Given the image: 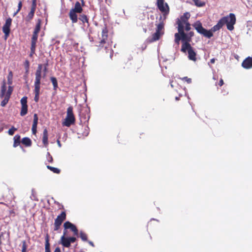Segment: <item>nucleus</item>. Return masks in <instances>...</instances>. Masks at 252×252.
<instances>
[{
	"mask_svg": "<svg viewBox=\"0 0 252 252\" xmlns=\"http://www.w3.org/2000/svg\"><path fill=\"white\" fill-rule=\"evenodd\" d=\"M236 23L235 15L233 13H230L226 16L221 18L218 23L213 26L211 30H207L204 28L202 23L199 21H197L192 24V26L196 31L204 36L210 38L213 36V32L220 30L225 24L226 25L227 29L229 31H232L234 29V25Z\"/></svg>",
	"mask_w": 252,
	"mask_h": 252,
	"instance_id": "f257e3e1",
	"label": "nucleus"
},
{
	"mask_svg": "<svg viewBox=\"0 0 252 252\" xmlns=\"http://www.w3.org/2000/svg\"><path fill=\"white\" fill-rule=\"evenodd\" d=\"M63 235L61 237L60 243L65 248H69L71 243L75 242L77 239L75 237H67V229H70L73 232L74 235L78 236L79 232L76 226L69 221L65 222L63 224Z\"/></svg>",
	"mask_w": 252,
	"mask_h": 252,
	"instance_id": "f03ea898",
	"label": "nucleus"
},
{
	"mask_svg": "<svg viewBox=\"0 0 252 252\" xmlns=\"http://www.w3.org/2000/svg\"><path fill=\"white\" fill-rule=\"evenodd\" d=\"M12 78H13V73L11 71H9L8 77H7V83L8 85H11L12 84ZM6 85L5 80H3L0 90V97L1 98L4 97V99L1 102L0 105L2 107L5 106L7 103H8L11 94L13 92V87L11 86L8 87V89L7 91L6 92Z\"/></svg>",
	"mask_w": 252,
	"mask_h": 252,
	"instance_id": "7ed1b4c3",
	"label": "nucleus"
},
{
	"mask_svg": "<svg viewBox=\"0 0 252 252\" xmlns=\"http://www.w3.org/2000/svg\"><path fill=\"white\" fill-rule=\"evenodd\" d=\"M42 65L41 64H38L35 73V80L34 83V93L35 96L34 97V100L36 102L38 101L39 98L41 80L42 78Z\"/></svg>",
	"mask_w": 252,
	"mask_h": 252,
	"instance_id": "20e7f679",
	"label": "nucleus"
},
{
	"mask_svg": "<svg viewBox=\"0 0 252 252\" xmlns=\"http://www.w3.org/2000/svg\"><path fill=\"white\" fill-rule=\"evenodd\" d=\"M178 32L175 34V42L178 46L180 44V41L182 40L183 43L186 42L189 43L190 40V37H189L184 30V26H183L180 23L179 24L178 26Z\"/></svg>",
	"mask_w": 252,
	"mask_h": 252,
	"instance_id": "39448f33",
	"label": "nucleus"
},
{
	"mask_svg": "<svg viewBox=\"0 0 252 252\" xmlns=\"http://www.w3.org/2000/svg\"><path fill=\"white\" fill-rule=\"evenodd\" d=\"M181 51L183 53H186L188 51L189 59L193 62L196 61V53L194 51L189 43L187 42L183 43Z\"/></svg>",
	"mask_w": 252,
	"mask_h": 252,
	"instance_id": "423d86ee",
	"label": "nucleus"
},
{
	"mask_svg": "<svg viewBox=\"0 0 252 252\" xmlns=\"http://www.w3.org/2000/svg\"><path fill=\"white\" fill-rule=\"evenodd\" d=\"M75 122V118L73 112V107L69 106L67 109L66 116L64 121L63 123V125L67 127L73 125Z\"/></svg>",
	"mask_w": 252,
	"mask_h": 252,
	"instance_id": "0eeeda50",
	"label": "nucleus"
},
{
	"mask_svg": "<svg viewBox=\"0 0 252 252\" xmlns=\"http://www.w3.org/2000/svg\"><path fill=\"white\" fill-rule=\"evenodd\" d=\"M108 30L106 26L105 25V26L102 29L101 37L100 41L98 42V45H97L99 49H101L104 47L105 45L107 43L108 37Z\"/></svg>",
	"mask_w": 252,
	"mask_h": 252,
	"instance_id": "6e6552de",
	"label": "nucleus"
},
{
	"mask_svg": "<svg viewBox=\"0 0 252 252\" xmlns=\"http://www.w3.org/2000/svg\"><path fill=\"white\" fill-rule=\"evenodd\" d=\"M156 4L158 8L163 13L164 19H165L166 15L169 13L170 9L168 4L165 2L164 0H157Z\"/></svg>",
	"mask_w": 252,
	"mask_h": 252,
	"instance_id": "1a4fd4ad",
	"label": "nucleus"
},
{
	"mask_svg": "<svg viewBox=\"0 0 252 252\" xmlns=\"http://www.w3.org/2000/svg\"><path fill=\"white\" fill-rule=\"evenodd\" d=\"M66 217V213L64 211L62 212L59 215L57 216V218L55 220L54 224V230L55 231H58L60 229L62 223L64 220H65Z\"/></svg>",
	"mask_w": 252,
	"mask_h": 252,
	"instance_id": "9d476101",
	"label": "nucleus"
},
{
	"mask_svg": "<svg viewBox=\"0 0 252 252\" xmlns=\"http://www.w3.org/2000/svg\"><path fill=\"white\" fill-rule=\"evenodd\" d=\"M66 217V213L64 211L62 212L59 215L57 216V218L55 220L54 224V230L55 231H58L60 229L62 223L64 220H65Z\"/></svg>",
	"mask_w": 252,
	"mask_h": 252,
	"instance_id": "9b49d317",
	"label": "nucleus"
},
{
	"mask_svg": "<svg viewBox=\"0 0 252 252\" xmlns=\"http://www.w3.org/2000/svg\"><path fill=\"white\" fill-rule=\"evenodd\" d=\"M66 217V213L64 211L62 212L59 215L57 216V218L55 220L54 224V230L55 231H58L60 229L62 223L64 220H65Z\"/></svg>",
	"mask_w": 252,
	"mask_h": 252,
	"instance_id": "f8f14e48",
	"label": "nucleus"
},
{
	"mask_svg": "<svg viewBox=\"0 0 252 252\" xmlns=\"http://www.w3.org/2000/svg\"><path fill=\"white\" fill-rule=\"evenodd\" d=\"M12 20L11 18L9 17V18H7L4 24L3 25V26L2 28V32L4 34V39H5V40L7 39V38L9 36L10 32V27L12 25Z\"/></svg>",
	"mask_w": 252,
	"mask_h": 252,
	"instance_id": "ddd939ff",
	"label": "nucleus"
},
{
	"mask_svg": "<svg viewBox=\"0 0 252 252\" xmlns=\"http://www.w3.org/2000/svg\"><path fill=\"white\" fill-rule=\"evenodd\" d=\"M190 14L189 12L185 13L183 16H182L180 18V20L178 19L177 23L178 26H179V24H181L183 26H184V23H188V20L190 17Z\"/></svg>",
	"mask_w": 252,
	"mask_h": 252,
	"instance_id": "4468645a",
	"label": "nucleus"
},
{
	"mask_svg": "<svg viewBox=\"0 0 252 252\" xmlns=\"http://www.w3.org/2000/svg\"><path fill=\"white\" fill-rule=\"evenodd\" d=\"M242 66L245 69H250L252 67V58L248 57L246 58L242 63Z\"/></svg>",
	"mask_w": 252,
	"mask_h": 252,
	"instance_id": "2eb2a0df",
	"label": "nucleus"
},
{
	"mask_svg": "<svg viewBox=\"0 0 252 252\" xmlns=\"http://www.w3.org/2000/svg\"><path fill=\"white\" fill-rule=\"evenodd\" d=\"M36 6L31 5L30 12L28 13L25 18V20L27 22H30L33 18L34 13L36 10Z\"/></svg>",
	"mask_w": 252,
	"mask_h": 252,
	"instance_id": "dca6fc26",
	"label": "nucleus"
},
{
	"mask_svg": "<svg viewBox=\"0 0 252 252\" xmlns=\"http://www.w3.org/2000/svg\"><path fill=\"white\" fill-rule=\"evenodd\" d=\"M38 118L37 114H34L33 115V121L32 126V130L33 134H35L36 133V128L38 124Z\"/></svg>",
	"mask_w": 252,
	"mask_h": 252,
	"instance_id": "f3484780",
	"label": "nucleus"
},
{
	"mask_svg": "<svg viewBox=\"0 0 252 252\" xmlns=\"http://www.w3.org/2000/svg\"><path fill=\"white\" fill-rule=\"evenodd\" d=\"M76 13V12L73 11V10H70L69 11V17L72 23H76L77 22L78 18Z\"/></svg>",
	"mask_w": 252,
	"mask_h": 252,
	"instance_id": "a211bd4d",
	"label": "nucleus"
},
{
	"mask_svg": "<svg viewBox=\"0 0 252 252\" xmlns=\"http://www.w3.org/2000/svg\"><path fill=\"white\" fill-rule=\"evenodd\" d=\"M163 34V33H159L156 32L152 34V38L149 39L150 42H153L154 41L159 40L160 37Z\"/></svg>",
	"mask_w": 252,
	"mask_h": 252,
	"instance_id": "6ab92c4d",
	"label": "nucleus"
},
{
	"mask_svg": "<svg viewBox=\"0 0 252 252\" xmlns=\"http://www.w3.org/2000/svg\"><path fill=\"white\" fill-rule=\"evenodd\" d=\"M42 142L45 147L48 145V131L46 128H45L43 132Z\"/></svg>",
	"mask_w": 252,
	"mask_h": 252,
	"instance_id": "aec40b11",
	"label": "nucleus"
},
{
	"mask_svg": "<svg viewBox=\"0 0 252 252\" xmlns=\"http://www.w3.org/2000/svg\"><path fill=\"white\" fill-rule=\"evenodd\" d=\"M45 252H51L50 244L49 243L50 236L48 233H47L45 236Z\"/></svg>",
	"mask_w": 252,
	"mask_h": 252,
	"instance_id": "412c9836",
	"label": "nucleus"
},
{
	"mask_svg": "<svg viewBox=\"0 0 252 252\" xmlns=\"http://www.w3.org/2000/svg\"><path fill=\"white\" fill-rule=\"evenodd\" d=\"M71 10H73V11L76 12L78 13H81L83 11V8L79 1L76 2L74 8H72Z\"/></svg>",
	"mask_w": 252,
	"mask_h": 252,
	"instance_id": "4be33fe9",
	"label": "nucleus"
},
{
	"mask_svg": "<svg viewBox=\"0 0 252 252\" xmlns=\"http://www.w3.org/2000/svg\"><path fill=\"white\" fill-rule=\"evenodd\" d=\"M157 28H156V32H158L159 33H164V22L163 21H161L159 24L156 25Z\"/></svg>",
	"mask_w": 252,
	"mask_h": 252,
	"instance_id": "5701e85b",
	"label": "nucleus"
},
{
	"mask_svg": "<svg viewBox=\"0 0 252 252\" xmlns=\"http://www.w3.org/2000/svg\"><path fill=\"white\" fill-rule=\"evenodd\" d=\"M20 138H21V137L18 134H17L16 135L14 138H13V139H14V143H13V147H17L18 146H19L20 144Z\"/></svg>",
	"mask_w": 252,
	"mask_h": 252,
	"instance_id": "b1692460",
	"label": "nucleus"
},
{
	"mask_svg": "<svg viewBox=\"0 0 252 252\" xmlns=\"http://www.w3.org/2000/svg\"><path fill=\"white\" fill-rule=\"evenodd\" d=\"M22 143L27 147L31 146L32 145V141L28 137H24L21 141Z\"/></svg>",
	"mask_w": 252,
	"mask_h": 252,
	"instance_id": "393cba45",
	"label": "nucleus"
},
{
	"mask_svg": "<svg viewBox=\"0 0 252 252\" xmlns=\"http://www.w3.org/2000/svg\"><path fill=\"white\" fill-rule=\"evenodd\" d=\"M50 80L53 85V89L55 91H56L58 88V81L56 77H51Z\"/></svg>",
	"mask_w": 252,
	"mask_h": 252,
	"instance_id": "a878e982",
	"label": "nucleus"
},
{
	"mask_svg": "<svg viewBox=\"0 0 252 252\" xmlns=\"http://www.w3.org/2000/svg\"><path fill=\"white\" fill-rule=\"evenodd\" d=\"M38 33H35V32L33 33V34H32V40H31V45H36V42H37V38H38Z\"/></svg>",
	"mask_w": 252,
	"mask_h": 252,
	"instance_id": "bb28decb",
	"label": "nucleus"
},
{
	"mask_svg": "<svg viewBox=\"0 0 252 252\" xmlns=\"http://www.w3.org/2000/svg\"><path fill=\"white\" fill-rule=\"evenodd\" d=\"M41 24V20L40 19H38L37 22L36 24L35 28L33 32L38 33L40 30V27Z\"/></svg>",
	"mask_w": 252,
	"mask_h": 252,
	"instance_id": "cd10ccee",
	"label": "nucleus"
},
{
	"mask_svg": "<svg viewBox=\"0 0 252 252\" xmlns=\"http://www.w3.org/2000/svg\"><path fill=\"white\" fill-rule=\"evenodd\" d=\"M28 112V105L22 106L21 110L20 112V115L24 116L27 114Z\"/></svg>",
	"mask_w": 252,
	"mask_h": 252,
	"instance_id": "c85d7f7f",
	"label": "nucleus"
},
{
	"mask_svg": "<svg viewBox=\"0 0 252 252\" xmlns=\"http://www.w3.org/2000/svg\"><path fill=\"white\" fill-rule=\"evenodd\" d=\"M79 19L81 21H82L83 23H89V19L86 15L82 14V15H80V16L79 17Z\"/></svg>",
	"mask_w": 252,
	"mask_h": 252,
	"instance_id": "c756f323",
	"label": "nucleus"
},
{
	"mask_svg": "<svg viewBox=\"0 0 252 252\" xmlns=\"http://www.w3.org/2000/svg\"><path fill=\"white\" fill-rule=\"evenodd\" d=\"M195 5L197 7H202L205 5V2L200 0H192Z\"/></svg>",
	"mask_w": 252,
	"mask_h": 252,
	"instance_id": "7c9ffc66",
	"label": "nucleus"
},
{
	"mask_svg": "<svg viewBox=\"0 0 252 252\" xmlns=\"http://www.w3.org/2000/svg\"><path fill=\"white\" fill-rule=\"evenodd\" d=\"M47 167L48 169H49V170H50L55 173L59 174L61 172L60 169L56 167H54L49 165H47Z\"/></svg>",
	"mask_w": 252,
	"mask_h": 252,
	"instance_id": "2f4dec72",
	"label": "nucleus"
},
{
	"mask_svg": "<svg viewBox=\"0 0 252 252\" xmlns=\"http://www.w3.org/2000/svg\"><path fill=\"white\" fill-rule=\"evenodd\" d=\"M80 237L82 240V241H86L87 240V235L83 231H80Z\"/></svg>",
	"mask_w": 252,
	"mask_h": 252,
	"instance_id": "473e14b6",
	"label": "nucleus"
},
{
	"mask_svg": "<svg viewBox=\"0 0 252 252\" xmlns=\"http://www.w3.org/2000/svg\"><path fill=\"white\" fill-rule=\"evenodd\" d=\"M48 72V68L46 66H43L41 70V76L42 78H44L46 77V73Z\"/></svg>",
	"mask_w": 252,
	"mask_h": 252,
	"instance_id": "72a5a7b5",
	"label": "nucleus"
},
{
	"mask_svg": "<svg viewBox=\"0 0 252 252\" xmlns=\"http://www.w3.org/2000/svg\"><path fill=\"white\" fill-rule=\"evenodd\" d=\"M36 49V45H32L31 46V53L30 54V57H32L33 55L35 54Z\"/></svg>",
	"mask_w": 252,
	"mask_h": 252,
	"instance_id": "f704fd0d",
	"label": "nucleus"
},
{
	"mask_svg": "<svg viewBox=\"0 0 252 252\" xmlns=\"http://www.w3.org/2000/svg\"><path fill=\"white\" fill-rule=\"evenodd\" d=\"M36 49V45H32L31 46V53L30 54V57H32L33 55L35 54Z\"/></svg>",
	"mask_w": 252,
	"mask_h": 252,
	"instance_id": "c9c22d12",
	"label": "nucleus"
},
{
	"mask_svg": "<svg viewBox=\"0 0 252 252\" xmlns=\"http://www.w3.org/2000/svg\"><path fill=\"white\" fill-rule=\"evenodd\" d=\"M25 69H26V73H28L30 68V63L29 61L26 60L24 63Z\"/></svg>",
	"mask_w": 252,
	"mask_h": 252,
	"instance_id": "e433bc0d",
	"label": "nucleus"
},
{
	"mask_svg": "<svg viewBox=\"0 0 252 252\" xmlns=\"http://www.w3.org/2000/svg\"><path fill=\"white\" fill-rule=\"evenodd\" d=\"M21 103L22 106L24 105H27V96H24L23 97L21 100Z\"/></svg>",
	"mask_w": 252,
	"mask_h": 252,
	"instance_id": "4c0bfd02",
	"label": "nucleus"
},
{
	"mask_svg": "<svg viewBox=\"0 0 252 252\" xmlns=\"http://www.w3.org/2000/svg\"><path fill=\"white\" fill-rule=\"evenodd\" d=\"M17 130V129L16 128H15V127H14L13 126H12L9 130H8V133L9 134V135H13L14 133V132L15 131H16Z\"/></svg>",
	"mask_w": 252,
	"mask_h": 252,
	"instance_id": "58836bf2",
	"label": "nucleus"
},
{
	"mask_svg": "<svg viewBox=\"0 0 252 252\" xmlns=\"http://www.w3.org/2000/svg\"><path fill=\"white\" fill-rule=\"evenodd\" d=\"M22 246L21 251L27 252V245L26 241L25 240L23 241L22 242Z\"/></svg>",
	"mask_w": 252,
	"mask_h": 252,
	"instance_id": "ea45409f",
	"label": "nucleus"
},
{
	"mask_svg": "<svg viewBox=\"0 0 252 252\" xmlns=\"http://www.w3.org/2000/svg\"><path fill=\"white\" fill-rule=\"evenodd\" d=\"M22 7V1H20L18 3V9L16 11V12H15L14 16L16 15L21 10Z\"/></svg>",
	"mask_w": 252,
	"mask_h": 252,
	"instance_id": "a19ab883",
	"label": "nucleus"
},
{
	"mask_svg": "<svg viewBox=\"0 0 252 252\" xmlns=\"http://www.w3.org/2000/svg\"><path fill=\"white\" fill-rule=\"evenodd\" d=\"M181 79L183 81H186L188 84H190L191 83V79L188 78V77H184L181 78Z\"/></svg>",
	"mask_w": 252,
	"mask_h": 252,
	"instance_id": "79ce46f5",
	"label": "nucleus"
},
{
	"mask_svg": "<svg viewBox=\"0 0 252 252\" xmlns=\"http://www.w3.org/2000/svg\"><path fill=\"white\" fill-rule=\"evenodd\" d=\"M47 159L49 162H52L53 161V158L49 152L47 153Z\"/></svg>",
	"mask_w": 252,
	"mask_h": 252,
	"instance_id": "37998d69",
	"label": "nucleus"
},
{
	"mask_svg": "<svg viewBox=\"0 0 252 252\" xmlns=\"http://www.w3.org/2000/svg\"><path fill=\"white\" fill-rule=\"evenodd\" d=\"M184 25H186L185 30L186 31H189L190 30V25L189 23V22L186 23H184Z\"/></svg>",
	"mask_w": 252,
	"mask_h": 252,
	"instance_id": "c03bdc74",
	"label": "nucleus"
},
{
	"mask_svg": "<svg viewBox=\"0 0 252 252\" xmlns=\"http://www.w3.org/2000/svg\"><path fill=\"white\" fill-rule=\"evenodd\" d=\"M193 35H194V32H190L189 33L188 36H189V37H190V40L191 39V37L193 36Z\"/></svg>",
	"mask_w": 252,
	"mask_h": 252,
	"instance_id": "a18cd8bd",
	"label": "nucleus"
},
{
	"mask_svg": "<svg viewBox=\"0 0 252 252\" xmlns=\"http://www.w3.org/2000/svg\"><path fill=\"white\" fill-rule=\"evenodd\" d=\"M223 84H224V83H223V79L221 78L219 81L218 85L220 86H222L223 85Z\"/></svg>",
	"mask_w": 252,
	"mask_h": 252,
	"instance_id": "49530a36",
	"label": "nucleus"
},
{
	"mask_svg": "<svg viewBox=\"0 0 252 252\" xmlns=\"http://www.w3.org/2000/svg\"><path fill=\"white\" fill-rule=\"evenodd\" d=\"M54 252H61L60 248L59 247H57L54 250Z\"/></svg>",
	"mask_w": 252,
	"mask_h": 252,
	"instance_id": "de8ad7c7",
	"label": "nucleus"
},
{
	"mask_svg": "<svg viewBox=\"0 0 252 252\" xmlns=\"http://www.w3.org/2000/svg\"><path fill=\"white\" fill-rule=\"evenodd\" d=\"M32 5L36 6V0H32Z\"/></svg>",
	"mask_w": 252,
	"mask_h": 252,
	"instance_id": "09e8293b",
	"label": "nucleus"
},
{
	"mask_svg": "<svg viewBox=\"0 0 252 252\" xmlns=\"http://www.w3.org/2000/svg\"><path fill=\"white\" fill-rule=\"evenodd\" d=\"M41 64L42 65V67H43V66H46V67L48 68V61H47V62H46V63H45V64Z\"/></svg>",
	"mask_w": 252,
	"mask_h": 252,
	"instance_id": "8fccbe9b",
	"label": "nucleus"
},
{
	"mask_svg": "<svg viewBox=\"0 0 252 252\" xmlns=\"http://www.w3.org/2000/svg\"><path fill=\"white\" fill-rule=\"evenodd\" d=\"M216 59L215 58H213L211 59L210 63L212 64L214 63L215 62Z\"/></svg>",
	"mask_w": 252,
	"mask_h": 252,
	"instance_id": "3c124183",
	"label": "nucleus"
},
{
	"mask_svg": "<svg viewBox=\"0 0 252 252\" xmlns=\"http://www.w3.org/2000/svg\"><path fill=\"white\" fill-rule=\"evenodd\" d=\"M88 243L91 246H92V247H94V244L93 242L89 241Z\"/></svg>",
	"mask_w": 252,
	"mask_h": 252,
	"instance_id": "603ef678",
	"label": "nucleus"
},
{
	"mask_svg": "<svg viewBox=\"0 0 252 252\" xmlns=\"http://www.w3.org/2000/svg\"><path fill=\"white\" fill-rule=\"evenodd\" d=\"M57 143H58V144L59 146L60 147H61V143H60V141L59 140H58V141H57Z\"/></svg>",
	"mask_w": 252,
	"mask_h": 252,
	"instance_id": "864d4df0",
	"label": "nucleus"
},
{
	"mask_svg": "<svg viewBox=\"0 0 252 252\" xmlns=\"http://www.w3.org/2000/svg\"><path fill=\"white\" fill-rule=\"evenodd\" d=\"M10 214H14L15 213H14V211H13V210H12V211H11L10 212Z\"/></svg>",
	"mask_w": 252,
	"mask_h": 252,
	"instance_id": "5fc2aeb1",
	"label": "nucleus"
},
{
	"mask_svg": "<svg viewBox=\"0 0 252 252\" xmlns=\"http://www.w3.org/2000/svg\"><path fill=\"white\" fill-rule=\"evenodd\" d=\"M82 5L83 6L84 4V1L83 0H82Z\"/></svg>",
	"mask_w": 252,
	"mask_h": 252,
	"instance_id": "6e6d98bb",
	"label": "nucleus"
},
{
	"mask_svg": "<svg viewBox=\"0 0 252 252\" xmlns=\"http://www.w3.org/2000/svg\"><path fill=\"white\" fill-rule=\"evenodd\" d=\"M0 204H3V205H6L3 202H0Z\"/></svg>",
	"mask_w": 252,
	"mask_h": 252,
	"instance_id": "4d7b16f0",
	"label": "nucleus"
},
{
	"mask_svg": "<svg viewBox=\"0 0 252 252\" xmlns=\"http://www.w3.org/2000/svg\"><path fill=\"white\" fill-rule=\"evenodd\" d=\"M176 100H179V97H176Z\"/></svg>",
	"mask_w": 252,
	"mask_h": 252,
	"instance_id": "13d9d810",
	"label": "nucleus"
},
{
	"mask_svg": "<svg viewBox=\"0 0 252 252\" xmlns=\"http://www.w3.org/2000/svg\"><path fill=\"white\" fill-rule=\"evenodd\" d=\"M161 19H162V16H160V20H161Z\"/></svg>",
	"mask_w": 252,
	"mask_h": 252,
	"instance_id": "bf43d9fd",
	"label": "nucleus"
},
{
	"mask_svg": "<svg viewBox=\"0 0 252 252\" xmlns=\"http://www.w3.org/2000/svg\"><path fill=\"white\" fill-rule=\"evenodd\" d=\"M21 252H27L21 251Z\"/></svg>",
	"mask_w": 252,
	"mask_h": 252,
	"instance_id": "052dcab7",
	"label": "nucleus"
}]
</instances>
